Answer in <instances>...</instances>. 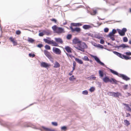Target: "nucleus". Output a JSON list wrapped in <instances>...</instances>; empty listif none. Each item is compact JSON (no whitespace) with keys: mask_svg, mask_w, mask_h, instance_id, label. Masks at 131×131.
Returning <instances> with one entry per match:
<instances>
[{"mask_svg":"<svg viewBox=\"0 0 131 131\" xmlns=\"http://www.w3.org/2000/svg\"><path fill=\"white\" fill-rule=\"evenodd\" d=\"M44 53L45 55L49 59L52 58V57L50 53L48 51L45 50L44 51Z\"/></svg>","mask_w":131,"mask_h":131,"instance_id":"obj_10","label":"nucleus"},{"mask_svg":"<svg viewBox=\"0 0 131 131\" xmlns=\"http://www.w3.org/2000/svg\"><path fill=\"white\" fill-rule=\"evenodd\" d=\"M40 65L41 67L45 68H47L51 66V65L50 64L44 62H41V63Z\"/></svg>","mask_w":131,"mask_h":131,"instance_id":"obj_9","label":"nucleus"},{"mask_svg":"<svg viewBox=\"0 0 131 131\" xmlns=\"http://www.w3.org/2000/svg\"><path fill=\"white\" fill-rule=\"evenodd\" d=\"M104 31L105 32H108L109 30V29L108 28H105L104 29Z\"/></svg>","mask_w":131,"mask_h":131,"instance_id":"obj_46","label":"nucleus"},{"mask_svg":"<svg viewBox=\"0 0 131 131\" xmlns=\"http://www.w3.org/2000/svg\"><path fill=\"white\" fill-rule=\"evenodd\" d=\"M72 37V35L70 34L68 35L67 37V38L68 39H70Z\"/></svg>","mask_w":131,"mask_h":131,"instance_id":"obj_35","label":"nucleus"},{"mask_svg":"<svg viewBox=\"0 0 131 131\" xmlns=\"http://www.w3.org/2000/svg\"><path fill=\"white\" fill-rule=\"evenodd\" d=\"M74 71V70H72V71H71L69 73V74L70 75H71L72 74V73L73 72V71Z\"/></svg>","mask_w":131,"mask_h":131,"instance_id":"obj_58","label":"nucleus"},{"mask_svg":"<svg viewBox=\"0 0 131 131\" xmlns=\"http://www.w3.org/2000/svg\"><path fill=\"white\" fill-rule=\"evenodd\" d=\"M113 93V94L114 96L115 97H118L119 96H122L121 94L118 92H114Z\"/></svg>","mask_w":131,"mask_h":131,"instance_id":"obj_14","label":"nucleus"},{"mask_svg":"<svg viewBox=\"0 0 131 131\" xmlns=\"http://www.w3.org/2000/svg\"><path fill=\"white\" fill-rule=\"evenodd\" d=\"M39 35L40 36H42L44 35V34L42 32H40L39 33Z\"/></svg>","mask_w":131,"mask_h":131,"instance_id":"obj_56","label":"nucleus"},{"mask_svg":"<svg viewBox=\"0 0 131 131\" xmlns=\"http://www.w3.org/2000/svg\"><path fill=\"white\" fill-rule=\"evenodd\" d=\"M76 66V62L74 61L73 62V70H74L75 69V67Z\"/></svg>","mask_w":131,"mask_h":131,"instance_id":"obj_32","label":"nucleus"},{"mask_svg":"<svg viewBox=\"0 0 131 131\" xmlns=\"http://www.w3.org/2000/svg\"><path fill=\"white\" fill-rule=\"evenodd\" d=\"M74 76L72 75L69 78V80L71 81H73L76 78H74Z\"/></svg>","mask_w":131,"mask_h":131,"instance_id":"obj_27","label":"nucleus"},{"mask_svg":"<svg viewBox=\"0 0 131 131\" xmlns=\"http://www.w3.org/2000/svg\"><path fill=\"white\" fill-rule=\"evenodd\" d=\"M118 31L119 34L121 36H124L125 35V33L122 30L118 29Z\"/></svg>","mask_w":131,"mask_h":131,"instance_id":"obj_20","label":"nucleus"},{"mask_svg":"<svg viewBox=\"0 0 131 131\" xmlns=\"http://www.w3.org/2000/svg\"><path fill=\"white\" fill-rule=\"evenodd\" d=\"M118 76L120 77H122L123 79L126 81L129 80L130 79L129 78L123 74H119Z\"/></svg>","mask_w":131,"mask_h":131,"instance_id":"obj_11","label":"nucleus"},{"mask_svg":"<svg viewBox=\"0 0 131 131\" xmlns=\"http://www.w3.org/2000/svg\"><path fill=\"white\" fill-rule=\"evenodd\" d=\"M113 34H115L116 32V31L115 29H113L112 30V32Z\"/></svg>","mask_w":131,"mask_h":131,"instance_id":"obj_50","label":"nucleus"},{"mask_svg":"<svg viewBox=\"0 0 131 131\" xmlns=\"http://www.w3.org/2000/svg\"><path fill=\"white\" fill-rule=\"evenodd\" d=\"M54 39L55 41L58 43H63V41L62 39L60 38H55Z\"/></svg>","mask_w":131,"mask_h":131,"instance_id":"obj_15","label":"nucleus"},{"mask_svg":"<svg viewBox=\"0 0 131 131\" xmlns=\"http://www.w3.org/2000/svg\"><path fill=\"white\" fill-rule=\"evenodd\" d=\"M74 47L77 49L83 52L85 51L84 49L88 48L86 44L84 42H81L79 44L77 45L74 46Z\"/></svg>","mask_w":131,"mask_h":131,"instance_id":"obj_1","label":"nucleus"},{"mask_svg":"<svg viewBox=\"0 0 131 131\" xmlns=\"http://www.w3.org/2000/svg\"><path fill=\"white\" fill-rule=\"evenodd\" d=\"M113 53L117 55L119 57L122 58V55L121 54L116 51H114L113 52Z\"/></svg>","mask_w":131,"mask_h":131,"instance_id":"obj_19","label":"nucleus"},{"mask_svg":"<svg viewBox=\"0 0 131 131\" xmlns=\"http://www.w3.org/2000/svg\"><path fill=\"white\" fill-rule=\"evenodd\" d=\"M82 59L85 60L86 61H89V59L88 57L86 56H84V57L82 58Z\"/></svg>","mask_w":131,"mask_h":131,"instance_id":"obj_31","label":"nucleus"},{"mask_svg":"<svg viewBox=\"0 0 131 131\" xmlns=\"http://www.w3.org/2000/svg\"><path fill=\"white\" fill-rule=\"evenodd\" d=\"M29 55L30 57H34L35 56V54H32V53H29Z\"/></svg>","mask_w":131,"mask_h":131,"instance_id":"obj_45","label":"nucleus"},{"mask_svg":"<svg viewBox=\"0 0 131 131\" xmlns=\"http://www.w3.org/2000/svg\"><path fill=\"white\" fill-rule=\"evenodd\" d=\"M28 42L31 43H33L34 41V39H32V38H28Z\"/></svg>","mask_w":131,"mask_h":131,"instance_id":"obj_30","label":"nucleus"},{"mask_svg":"<svg viewBox=\"0 0 131 131\" xmlns=\"http://www.w3.org/2000/svg\"><path fill=\"white\" fill-rule=\"evenodd\" d=\"M61 129L62 130H63L64 131H65L67 129V127L65 126H63L61 127Z\"/></svg>","mask_w":131,"mask_h":131,"instance_id":"obj_40","label":"nucleus"},{"mask_svg":"<svg viewBox=\"0 0 131 131\" xmlns=\"http://www.w3.org/2000/svg\"><path fill=\"white\" fill-rule=\"evenodd\" d=\"M70 28L71 31L72 32H74L75 31L79 33L81 31V29L80 28L76 27L74 28H73L72 26L70 27Z\"/></svg>","mask_w":131,"mask_h":131,"instance_id":"obj_5","label":"nucleus"},{"mask_svg":"<svg viewBox=\"0 0 131 131\" xmlns=\"http://www.w3.org/2000/svg\"><path fill=\"white\" fill-rule=\"evenodd\" d=\"M122 58L125 59L126 60H128L130 59V58L124 55H123Z\"/></svg>","mask_w":131,"mask_h":131,"instance_id":"obj_26","label":"nucleus"},{"mask_svg":"<svg viewBox=\"0 0 131 131\" xmlns=\"http://www.w3.org/2000/svg\"><path fill=\"white\" fill-rule=\"evenodd\" d=\"M104 43V40L101 39L100 41V43L102 44H103Z\"/></svg>","mask_w":131,"mask_h":131,"instance_id":"obj_49","label":"nucleus"},{"mask_svg":"<svg viewBox=\"0 0 131 131\" xmlns=\"http://www.w3.org/2000/svg\"><path fill=\"white\" fill-rule=\"evenodd\" d=\"M99 76L101 77H102L104 76L103 72L102 70H100L99 71Z\"/></svg>","mask_w":131,"mask_h":131,"instance_id":"obj_23","label":"nucleus"},{"mask_svg":"<svg viewBox=\"0 0 131 131\" xmlns=\"http://www.w3.org/2000/svg\"><path fill=\"white\" fill-rule=\"evenodd\" d=\"M110 71L113 74L117 75L118 76V75H119V74H118V73L116 71L111 69H110Z\"/></svg>","mask_w":131,"mask_h":131,"instance_id":"obj_22","label":"nucleus"},{"mask_svg":"<svg viewBox=\"0 0 131 131\" xmlns=\"http://www.w3.org/2000/svg\"><path fill=\"white\" fill-rule=\"evenodd\" d=\"M42 128L43 129L45 130L46 131H51V130L49 128H46L45 127H42Z\"/></svg>","mask_w":131,"mask_h":131,"instance_id":"obj_28","label":"nucleus"},{"mask_svg":"<svg viewBox=\"0 0 131 131\" xmlns=\"http://www.w3.org/2000/svg\"><path fill=\"white\" fill-rule=\"evenodd\" d=\"M77 26H81L82 25V24L80 23H77Z\"/></svg>","mask_w":131,"mask_h":131,"instance_id":"obj_57","label":"nucleus"},{"mask_svg":"<svg viewBox=\"0 0 131 131\" xmlns=\"http://www.w3.org/2000/svg\"><path fill=\"white\" fill-rule=\"evenodd\" d=\"M60 67L59 64L57 62H56L54 64V67L55 68H59Z\"/></svg>","mask_w":131,"mask_h":131,"instance_id":"obj_25","label":"nucleus"},{"mask_svg":"<svg viewBox=\"0 0 131 131\" xmlns=\"http://www.w3.org/2000/svg\"><path fill=\"white\" fill-rule=\"evenodd\" d=\"M123 32L125 33V32L127 31V29L126 28H124L122 30Z\"/></svg>","mask_w":131,"mask_h":131,"instance_id":"obj_52","label":"nucleus"},{"mask_svg":"<svg viewBox=\"0 0 131 131\" xmlns=\"http://www.w3.org/2000/svg\"><path fill=\"white\" fill-rule=\"evenodd\" d=\"M113 93H114V92H109V94H110V95L114 96L113 94Z\"/></svg>","mask_w":131,"mask_h":131,"instance_id":"obj_55","label":"nucleus"},{"mask_svg":"<svg viewBox=\"0 0 131 131\" xmlns=\"http://www.w3.org/2000/svg\"><path fill=\"white\" fill-rule=\"evenodd\" d=\"M91 27L90 25H84L83 26V28L85 29H89Z\"/></svg>","mask_w":131,"mask_h":131,"instance_id":"obj_16","label":"nucleus"},{"mask_svg":"<svg viewBox=\"0 0 131 131\" xmlns=\"http://www.w3.org/2000/svg\"><path fill=\"white\" fill-rule=\"evenodd\" d=\"M50 20L51 21L53 22H54L55 23H56L57 22V20L54 18H52V19H50Z\"/></svg>","mask_w":131,"mask_h":131,"instance_id":"obj_42","label":"nucleus"},{"mask_svg":"<svg viewBox=\"0 0 131 131\" xmlns=\"http://www.w3.org/2000/svg\"><path fill=\"white\" fill-rule=\"evenodd\" d=\"M75 61L81 64H82L83 63V62L81 60L77 58H75Z\"/></svg>","mask_w":131,"mask_h":131,"instance_id":"obj_21","label":"nucleus"},{"mask_svg":"<svg viewBox=\"0 0 131 131\" xmlns=\"http://www.w3.org/2000/svg\"><path fill=\"white\" fill-rule=\"evenodd\" d=\"M95 90V89L94 87H92L90 88L89 89V91L90 92H93Z\"/></svg>","mask_w":131,"mask_h":131,"instance_id":"obj_34","label":"nucleus"},{"mask_svg":"<svg viewBox=\"0 0 131 131\" xmlns=\"http://www.w3.org/2000/svg\"><path fill=\"white\" fill-rule=\"evenodd\" d=\"M129 43L130 44H131V40H130L129 41Z\"/></svg>","mask_w":131,"mask_h":131,"instance_id":"obj_63","label":"nucleus"},{"mask_svg":"<svg viewBox=\"0 0 131 131\" xmlns=\"http://www.w3.org/2000/svg\"><path fill=\"white\" fill-rule=\"evenodd\" d=\"M91 57L93 58L98 63H99L100 65H101L102 66H105V64L99 60V59L96 56H94L92 55H91Z\"/></svg>","mask_w":131,"mask_h":131,"instance_id":"obj_7","label":"nucleus"},{"mask_svg":"<svg viewBox=\"0 0 131 131\" xmlns=\"http://www.w3.org/2000/svg\"><path fill=\"white\" fill-rule=\"evenodd\" d=\"M82 94L84 95H87L88 94V91L87 90H85L83 91L82 92Z\"/></svg>","mask_w":131,"mask_h":131,"instance_id":"obj_36","label":"nucleus"},{"mask_svg":"<svg viewBox=\"0 0 131 131\" xmlns=\"http://www.w3.org/2000/svg\"><path fill=\"white\" fill-rule=\"evenodd\" d=\"M81 42L78 38H77L74 39L72 41L73 43L74 44V46H75L76 45H78L80 44Z\"/></svg>","mask_w":131,"mask_h":131,"instance_id":"obj_8","label":"nucleus"},{"mask_svg":"<svg viewBox=\"0 0 131 131\" xmlns=\"http://www.w3.org/2000/svg\"><path fill=\"white\" fill-rule=\"evenodd\" d=\"M65 49L68 53L72 52L71 49L70 47L67 46L65 47Z\"/></svg>","mask_w":131,"mask_h":131,"instance_id":"obj_18","label":"nucleus"},{"mask_svg":"<svg viewBox=\"0 0 131 131\" xmlns=\"http://www.w3.org/2000/svg\"><path fill=\"white\" fill-rule=\"evenodd\" d=\"M67 24V23L66 22V23H64L63 24L64 25H66Z\"/></svg>","mask_w":131,"mask_h":131,"instance_id":"obj_62","label":"nucleus"},{"mask_svg":"<svg viewBox=\"0 0 131 131\" xmlns=\"http://www.w3.org/2000/svg\"><path fill=\"white\" fill-rule=\"evenodd\" d=\"M114 36H111L109 37L112 41H114L115 40V39L114 38Z\"/></svg>","mask_w":131,"mask_h":131,"instance_id":"obj_44","label":"nucleus"},{"mask_svg":"<svg viewBox=\"0 0 131 131\" xmlns=\"http://www.w3.org/2000/svg\"><path fill=\"white\" fill-rule=\"evenodd\" d=\"M43 40L46 43L49 44H51V40H49L47 39H44Z\"/></svg>","mask_w":131,"mask_h":131,"instance_id":"obj_24","label":"nucleus"},{"mask_svg":"<svg viewBox=\"0 0 131 131\" xmlns=\"http://www.w3.org/2000/svg\"><path fill=\"white\" fill-rule=\"evenodd\" d=\"M52 45V46H58V44L55 41H54L53 40H51V44Z\"/></svg>","mask_w":131,"mask_h":131,"instance_id":"obj_17","label":"nucleus"},{"mask_svg":"<svg viewBox=\"0 0 131 131\" xmlns=\"http://www.w3.org/2000/svg\"><path fill=\"white\" fill-rule=\"evenodd\" d=\"M130 12H131V9H130Z\"/></svg>","mask_w":131,"mask_h":131,"instance_id":"obj_64","label":"nucleus"},{"mask_svg":"<svg viewBox=\"0 0 131 131\" xmlns=\"http://www.w3.org/2000/svg\"><path fill=\"white\" fill-rule=\"evenodd\" d=\"M9 39L13 43L14 46L17 45V43L16 40L12 37H10L9 38Z\"/></svg>","mask_w":131,"mask_h":131,"instance_id":"obj_12","label":"nucleus"},{"mask_svg":"<svg viewBox=\"0 0 131 131\" xmlns=\"http://www.w3.org/2000/svg\"><path fill=\"white\" fill-rule=\"evenodd\" d=\"M52 124L53 126H57L58 125L57 123L56 122H52L51 123Z\"/></svg>","mask_w":131,"mask_h":131,"instance_id":"obj_39","label":"nucleus"},{"mask_svg":"<svg viewBox=\"0 0 131 131\" xmlns=\"http://www.w3.org/2000/svg\"><path fill=\"white\" fill-rule=\"evenodd\" d=\"M66 54L68 56H69L70 57H71V55H69V54H68L67 53H66Z\"/></svg>","mask_w":131,"mask_h":131,"instance_id":"obj_61","label":"nucleus"},{"mask_svg":"<svg viewBox=\"0 0 131 131\" xmlns=\"http://www.w3.org/2000/svg\"><path fill=\"white\" fill-rule=\"evenodd\" d=\"M53 30L56 32L58 33H61L64 32V29L60 27H58L56 25H54L52 27Z\"/></svg>","mask_w":131,"mask_h":131,"instance_id":"obj_2","label":"nucleus"},{"mask_svg":"<svg viewBox=\"0 0 131 131\" xmlns=\"http://www.w3.org/2000/svg\"><path fill=\"white\" fill-rule=\"evenodd\" d=\"M128 86V85H124L123 87V89L124 90H125L126 89H127Z\"/></svg>","mask_w":131,"mask_h":131,"instance_id":"obj_47","label":"nucleus"},{"mask_svg":"<svg viewBox=\"0 0 131 131\" xmlns=\"http://www.w3.org/2000/svg\"><path fill=\"white\" fill-rule=\"evenodd\" d=\"M123 40L124 42H127L128 41L127 38L126 37H124L123 38Z\"/></svg>","mask_w":131,"mask_h":131,"instance_id":"obj_41","label":"nucleus"},{"mask_svg":"<svg viewBox=\"0 0 131 131\" xmlns=\"http://www.w3.org/2000/svg\"><path fill=\"white\" fill-rule=\"evenodd\" d=\"M52 50L53 52L57 54H60L61 53V50L58 48L53 47Z\"/></svg>","mask_w":131,"mask_h":131,"instance_id":"obj_4","label":"nucleus"},{"mask_svg":"<svg viewBox=\"0 0 131 131\" xmlns=\"http://www.w3.org/2000/svg\"><path fill=\"white\" fill-rule=\"evenodd\" d=\"M103 81L106 83L110 82L112 84L116 83V81L115 79L113 78L110 79L107 76L105 77L104 78H103Z\"/></svg>","mask_w":131,"mask_h":131,"instance_id":"obj_3","label":"nucleus"},{"mask_svg":"<svg viewBox=\"0 0 131 131\" xmlns=\"http://www.w3.org/2000/svg\"><path fill=\"white\" fill-rule=\"evenodd\" d=\"M96 78V77H91L92 79H95Z\"/></svg>","mask_w":131,"mask_h":131,"instance_id":"obj_60","label":"nucleus"},{"mask_svg":"<svg viewBox=\"0 0 131 131\" xmlns=\"http://www.w3.org/2000/svg\"><path fill=\"white\" fill-rule=\"evenodd\" d=\"M130 114L129 113H127V115L126 116V117H128L129 116H130Z\"/></svg>","mask_w":131,"mask_h":131,"instance_id":"obj_59","label":"nucleus"},{"mask_svg":"<svg viewBox=\"0 0 131 131\" xmlns=\"http://www.w3.org/2000/svg\"><path fill=\"white\" fill-rule=\"evenodd\" d=\"M71 24L73 26H77V23H72Z\"/></svg>","mask_w":131,"mask_h":131,"instance_id":"obj_54","label":"nucleus"},{"mask_svg":"<svg viewBox=\"0 0 131 131\" xmlns=\"http://www.w3.org/2000/svg\"><path fill=\"white\" fill-rule=\"evenodd\" d=\"M125 54L127 55H131V52H127L125 53Z\"/></svg>","mask_w":131,"mask_h":131,"instance_id":"obj_53","label":"nucleus"},{"mask_svg":"<svg viewBox=\"0 0 131 131\" xmlns=\"http://www.w3.org/2000/svg\"><path fill=\"white\" fill-rule=\"evenodd\" d=\"M37 46L38 47L41 48L43 46V45L41 44H39L37 45Z\"/></svg>","mask_w":131,"mask_h":131,"instance_id":"obj_51","label":"nucleus"},{"mask_svg":"<svg viewBox=\"0 0 131 131\" xmlns=\"http://www.w3.org/2000/svg\"><path fill=\"white\" fill-rule=\"evenodd\" d=\"M96 12L95 10H94L93 12H91V14L92 15H94L96 14Z\"/></svg>","mask_w":131,"mask_h":131,"instance_id":"obj_38","label":"nucleus"},{"mask_svg":"<svg viewBox=\"0 0 131 131\" xmlns=\"http://www.w3.org/2000/svg\"><path fill=\"white\" fill-rule=\"evenodd\" d=\"M94 46H95L96 47L100 48H103V46L102 45H100V44H99L97 45H95Z\"/></svg>","mask_w":131,"mask_h":131,"instance_id":"obj_37","label":"nucleus"},{"mask_svg":"<svg viewBox=\"0 0 131 131\" xmlns=\"http://www.w3.org/2000/svg\"><path fill=\"white\" fill-rule=\"evenodd\" d=\"M16 34L17 35H19L21 33V32L19 30H17L16 32Z\"/></svg>","mask_w":131,"mask_h":131,"instance_id":"obj_43","label":"nucleus"},{"mask_svg":"<svg viewBox=\"0 0 131 131\" xmlns=\"http://www.w3.org/2000/svg\"><path fill=\"white\" fill-rule=\"evenodd\" d=\"M45 48L47 50H49L51 49L50 46L47 45H46L45 46Z\"/></svg>","mask_w":131,"mask_h":131,"instance_id":"obj_29","label":"nucleus"},{"mask_svg":"<svg viewBox=\"0 0 131 131\" xmlns=\"http://www.w3.org/2000/svg\"><path fill=\"white\" fill-rule=\"evenodd\" d=\"M114 36V34L112 32H111L108 35V37L111 36Z\"/></svg>","mask_w":131,"mask_h":131,"instance_id":"obj_48","label":"nucleus"},{"mask_svg":"<svg viewBox=\"0 0 131 131\" xmlns=\"http://www.w3.org/2000/svg\"><path fill=\"white\" fill-rule=\"evenodd\" d=\"M124 122L125 124L127 125H128L130 124L129 122L127 120H125L124 121Z\"/></svg>","mask_w":131,"mask_h":131,"instance_id":"obj_33","label":"nucleus"},{"mask_svg":"<svg viewBox=\"0 0 131 131\" xmlns=\"http://www.w3.org/2000/svg\"><path fill=\"white\" fill-rule=\"evenodd\" d=\"M117 47L118 48H119L120 47H122L123 48H124L126 47L129 48V46L127 45H126L124 44H122L119 46H117Z\"/></svg>","mask_w":131,"mask_h":131,"instance_id":"obj_13","label":"nucleus"},{"mask_svg":"<svg viewBox=\"0 0 131 131\" xmlns=\"http://www.w3.org/2000/svg\"><path fill=\"white\" fill-rule=\"evenodd\" d=\"M91 57L93 58L98 63H99L100 65H101L102 66H105V64L99 60V59L96 56H94L92 55H91Z\"/></svg>","mask_w":131,"mask_h":131,"instance_id":"obj_6","label":"nucleus"}]
</instances>
